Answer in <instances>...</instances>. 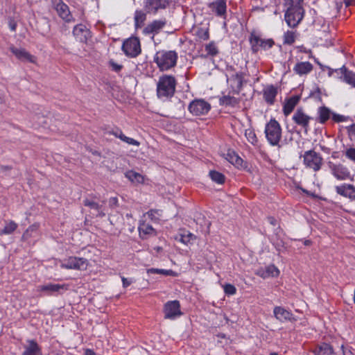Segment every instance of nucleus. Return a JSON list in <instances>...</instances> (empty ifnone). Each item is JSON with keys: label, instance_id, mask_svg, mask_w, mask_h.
<instances>
[{"label": "nucleus", "instance_id": "393cba45", "mask_svg": "<svg viewBox=\"0 0 355 355\" xmlns=\"http://www.w3.org/2000/svg\"><path fill=\"white\" fill-rule=\"evenodd\" d=\"M273 313L275 318L281 322L291 320L293 318V314L281 306L275 307Z\"/></svg>", "mask_w": 355, "mask_h": 355}, {"label": "nucleus", "instance_id": "69168bd1", "mask_svg": "<svg viewBox=\"0 0 355 355\" xmlns=\"http://www.w3.org/2000/svg\"><path fill=\"white\" fill-rule=\"evenodd\" d=\"M345 3L347 6H348L350 4L349 2L348 1H347V0H345Z\"/></svg>", "mask_w": 355, "mask_h": 355}, {"label": "nucleus", "instance_id": "5fc2aeb1", "mask_svg": "<svg viewBox=\"0 0 355 355\" xmlns=\"http://www.w3.org/2000/svg\"><path fill=\"white\" fill-rule=\"evenodd\" d=\"M256 274L259 276H260L262 278H268V277H270L269 275L268 272H266V268H261L259 270H257V272H256Z\"/></svg>", "mask_w": 355, "mask_h": 355}, {"label": "nucleus", "instance_id": "a878e982", "mask_svg": "<svg viewBox=\"0 0 355 355\" xmlns=\"http://www.w3.org/2000/svg\"><path fill=\"white\" fill-rule=\"evenodd\" d=\"M343 76V81L355 88V73L349 71L345 66L339 69Z\"/></svg>", "mask_w": 355, "mask_h": 355}, {"label": "nucleus", "instance_id": "603ef678", "mask_svg": "<svg viewBox=\"0 0 355 355\" xmlns=\"http://www.w3.org/2000/svg\"><path fill=\"white\" fill-rule=\"evenodd\" d=\"M315 61L316 62V63L320 67V68L324 71L325 69L328 70V74H329V76H331L333 75V73L334 71H339V69H331L330 67H327V66H323L322 64H321L318 60L317 59L314 58Z\"/></svg>", "mask_w": 355, "mask_h": 355}, {"label": "nucleus", "instance_id": "1a4fd4ad", "mask_svg": "<svg viewBox=\"0 0 355 355\" xmlns=\"http://www.w3.org/2000/svg\"><path fill=\"white\" fill-rule=\"evenodd\" d=\"M211 105L203 99H196L189 106V110L194 115H204L209 112Z\"/></svg>", "mask_w": 355, "mask_h": 355}, {"label": "nucleus", "instance_id": "774afa93", "mask_svg": "<svg viewBox=\"0 0 355 355\" xmlns=\"http://www.w3.org/2000/svg\"><path fill=\"white\" fill-rule=\"evenodd\" d=\"M126 217H127V218H131V217H132V216H131V214H126Z\"/></svg>", "mask_w": 355, "mask_h": 355}, {"label": "nucleus", "instance_id": "c756f323", "mask_svg": "<svg viewBox=\"0 0 355 355\" xmlns=\"http://www.w3.org/2000/svg\"><path fill=\"white\" fill-rule=\"evenodd\" d=\"M220 104L225 106L235 107L239 103V100L230 95H224L220 98Z\"/></svg>", "mask_w": 355, "mask_h": 355}, {"label": "nucleus", "instance_id": "aec40b11", "mask_svg": "<svg viewBox=\"0 0 355 355\" xmlns=\"http://www.w3.org/2000/svg\"><path fill=\"white\" fill-rule=\"evenodd\" d=\"M277 94V88L273 85H267L263 89V98L269 105L274 104Z\"/></svg>", "mask_w": 355, "mask_h": 355}, {"label": "nucleus", "instance_id": "cd10ccee", "mask_svg": "<svg viewBox=\"0 0 355 355\" xmlns=\"http://www.w3.org/2000/svg\"><path fill=\"white\" fill-rule=\"evenodd\" d=\"M125 176L133 184H143L145 181V177L143 175L132 170L127 171Z\"/></svg>", "mask_w": 355, "mask_h": 355}, {"label": "nucleus", "instance_id": "2eb2a0df", "mask_svg": "<svg viewBox=\"0 0 355 355\" xmlns=\"http://www.w3.org/2000/svg\"><path fill=\"white\" fill-rule=\"evenodd\" d=\"M69 288L67 284H47L37 287L39 291L44 292L46 295H51L55 293H60L62 291Z\"/></svg>", "mask_w": 355, "mask_h": 355}, {"label": "nucleus", "instance_id": "338daca9", "mask_svg": "<svg viewBox=\"0 0 355 355\" xmlns=\"http://www.w3.org/2000/svg\"><path fill=\"white\" fill-rule=\"evenodd\" d=\"M341 348H342V349H343V354H344V355H346L345 352L344 351V346H343V345H342Z\"/></svg>", "mask_w": 355, "mask_h": 355}, {"label": "nucleus", "instance_id": "72a5a7b5", "mask_svg": "<svg viewBox=\"0 0 355 355\" xmlns=\"http://www.w3.org/2000/svg\"><path fill=\"white\" fill-rule=\"evenodd\" d=\"M17 227L18 225L13 220L6 221L4 228L0 231V235L10 234L17 230Z\"/></svg>", "mask_w": 355, "mask_h": 355}, {"label": "nucleus", "instance_id": "39448f33", "mask_svg": "<svg viewBox=\"0 0 355 355\" xmlns=\"http://www.w3.org/2000/svg\"><path fill=\"white\" fill-rule=\"evenodd\" d=\"M304 164L307 168L318 171L322 164V157L314 150L306 151L303 155Z\"/></svg>", "mask_w": 355, "mask_h": 355}, {"label": "nucleus", "instance_id": "6e6552de", "mask_svg": "<svg viewBox=\"0 0 355 355\" xmlns=\"http://www.w3.org/2000/svg\"><path fill=\"white\" fill-rule=\"evenodd\" d=\"M87 265L86 259L70 257L61 263L60 267L65 269L86 270Z\"/></svg>", "mask_w": 355, "mask_h": 355}, {"label": "nucleus", "instance_id": "423d86ee", "mask_svg": "<svg viewBox=\"0 0 355 355\" xmlns=\"http://www.w3.org/2000/svg\"><path fill=\"white\" fill-rule=\"evenodd\" d=\"M304 13L303 8L286 9L284 17L288 26L296 27L302 20Z\"/></svg>", "mask_w": 355, "mask_h": 355}, {"label": "nucleus", "instance_id": "c9c22d12", "mask_svg": "<svg viewBox=\"0 0 355 355\" xmlns=\"http://www.w3.org/2000/svg\"><path fill=\"white\" fill-rule=\"evenodd\" d=\"M296 37V31H288L284 34L283 42L284 44L291 45L295 42Z\"/></svg>", "mask_w": 355, "mask_h": 355}, {"label": "nucleus", "instance_id": "bf43d9fd", "mask_svg": "<svg viewBox=\"0 0 355 355\" xmlns=\"http://www.w3.org/2000/svg\"><path fill=\"white\" fill-rule=\"evenodd\" d=\"M85 355H96V353L92 349H87L85 350Z\"/></svg>", "mask_w": 355, "mask_h": 355}, {"label": "nucleus", "instance_id": "9b49d317", "mask_svg": "<svg viewBox=\"0 0 355 355\" xmlns=\"http://www.w3.org/2000/svg\"><path fill=\"white\" fill-rule=\"evenodd\" d=\"M330 170L331 174L338 180H353V176L351 175L349 169L343 164H332L330 165Z\"/></svg>", "mask_w": 355, "mask_h": 355}, {"label": "nucleus", "instance_id": "473e14b6", "mask_svg": "<svg viewBox=\"0 0 355 355\" xmlns=\"http://www.w3.org/2000/svg\"><path fill=\"white\" fill-rule=\"evenodd\" d=\"M230 81L234 83V86L232 87L234 94H238L241 90L243 80L241 75L236 73L232 76L230 78Z\"/></svg>", "mask_w": 355, "mask_h": 355}, {"label": "nucleus", "instance_id": "0eeeda50", "mask_svg": "<svg viewBox=\"0 0 355 355\" xmlns=\"http://www.w3.org/2000/svg\"><path fill=\"white\" fill-rule=\"evenodd\" d=\"M294 123L304 129L306 133L309 130V124L313 118L308 115L302 107L296 110L292 117Z\"/></svg>", "mask_w": 355, "mask_h": 355}, {"label": "nucleus", "instance_id": "f3484780", "mask_svg": "<svg viewBox=\"0 0 355 355\" xmlns=\"http://www.w3.org/2000/svg\"><path fill=\"white\" fill-rule=\"evenodd\" d=\"M10 50L17 59L22 62H29L32 63L35 62V58L31 55L24 49L10 46Z\"/></svg>", "mask_w": 355, "mask_h": 355}, {"label": "nucleus", "instance_id": "20e7f679", "mask_svg": "<svg viewBox=\"0 0 355 355\" xmlns=\"http://www.w3.org/2000/svg\"><path fill=\"white\" fill-rule=\"evenodd\" d=\"M122 51L129 58L137 57L141 53L139 40L136 37L128 38L123 43Z\"/></svg>", "mask_w": 355, "mask_h": 355}, {"label": "nucleus", "instance_id": "4d7b16f0", "mask_svg": "<svg viewBox=\"0 0 355 355\" xmlns=\"http://www.w3.org/2000/svg\"><path fill=\"white\" fill-rule=\"evenodd\" d=\"M332 119L336 122H340L343 121L344 116L342 115L333 114H332Z\"/></svg>", "mask_w": 355, "mask_h": 355}, {"label": "nucleus", "instance_id": "680f3d73", "mask_svg": "<svg viewBox=\"0 0 355 355\" xmlns=\"http://www.w3.org/2000/svg\"><path fill=\"white\" fill-rule=\"evenodd\" d=\"M268 221L270 224H272V225H276V220L272 218V217H269L268 218Z\"/></svg>", "mask_w": 355, "mask_h": 355}, {"label": "nucleus", "instance_id": "f8f14e48", "mask_svg": "<svg viewBox=\"0 0 355 355\" xmlns=\"http://www.w3.org/2000/svg\"><path fill=\"white\" fill-rule=\"evenodd\" d=\"M164 318L174 320L182 315L179 301L173 300L166 302L164 308Z\"/></svg>", "mask_w": 355, "mask_h": 355}, {"label": "nucleus", "instance_id": "4468645a", "mask_svg": "<svg viewBox=\"0 0 355 355\" xmlns=\"http://www.w3.org/2000/svg\"><path fill=\"white\" fill-rule=\"evenodd\" d=\"M53 3L57 13L63 20L66 22L74 21L67 4L63 3L61 0H55Z\"/></svg>", "mask_w": 355, "mask_h": 355}, {"label": "nucleus", "instance_id": "79ce46f5", "mask_svg": "<svg viewBox=\"0 0 355 355\" xmlns=\"http://www.w3.org/2000/svg\"><path fill=\"white\" fill-rule=\"evenodd\" d=\"M209 176L214 182L218 184H223L225 182V176L221 173L211 171L209 172Z\"/></svg>", "mask_w": 355, "mask_h": 355}, {"label": "nucleus", "instance_id": "8fccbe9b", "mask_svg": "<svg viewBox=\"0 0 355 355\" xmlns=\"http://www.w3.org/2000/svg\"><path fill=\"white\" fill-rule=\"evenodd\" d=\"M344 154L347 159L355 162V148H347Z\"/></svg>", "mask_w": 355, "mask_h": 355}, {"label": "nucleus", "instance_id": "c85d7f7f", "mask_svg": "<svg viewBox=\"0 0 355 355\" xmlns=\"http://www.w3.org/2000/svg\"><path fill=\"white\" fill-rule=\"evenodd\" d=\"M318 122L322 124H324V123H326V121H327L329 119L331 115V112L328 107L322 106L320 107L318 109Z\"/></svg>", "mask_w": 355, "mask_h": 355}, {"label": "nucleus", "instance_id": "58836bf2", "mask_svg": "<svg viewBox=\"0 0 355 355\" xmlns=\"http://www.w3.org/2000/svg\"><path fill=\"white\" fill-rule=\"evenodd\" d=\"M245 136L247 140L252 145H256L257 144L258 139L254 130L251 128L246 129L245 131Z\"/></svg>", "mask_w": 355, "mask_h": 355}, {"label": "nucleus", "instance_id": "0e129e2a", "mask_svg": "<svg viewBox=\"0 0 355 355\" xmlns=\"http://www.w3.org/2000/svg\"><path fill=\"white\" fill-rule=\"evenodd\" d=\"M120 132H121V131L119 130V131H116V132H113L112 135H114L116 137L119 138Z\"/></svg>", "mask_w": 355, "mask_h": 355}, {"label": "nucleus", "instance_id": "f704fd0d", "mask_svg": "<svg viewBox=\"0 0 355 355\" xmlns=\"http://www.w3.org/2000/svg\"><path fill=\"white\" fill-rule=\"evenodd\" d=\"M139 232L141 236L146 235H152L155 234V230L153 227L146 223H140L139 226Z\"/></svg>", "mask_w": 355, "mask_h": 355}, {"label": "nucleus", "instance_id": "a211bd4d", "mask_svg": "<svg viewBox=\"0 0 355 355\" xmlns=\"http://www.w3.org/2000/svg\"><path fill=\"white\" fill-rule=\"evenodd\" d=\"M89 29L83 24L76 25L73 30L76 39L80 42H86L89 36Z\"/></svg>", "mask_w": 355, "mask_h": 355}, {"label": "nucleus", "instance_id": "b1692460", "mask_svg": "<svg viewBox=\"0 0 355 355\" xmlns=\"http://www.w3.org/2000/svg\"><path fill=\"white\" fill-rule=\"evenodd\" d=\"M165 24V20H155L144 28V33L145 34L157 33Z\"/></svg>", "mask_w": 355, "mask_h": 355}, {"label": "nucleus", "instance_id": "052dcab7", "mask_svg": "<svg viewBox=\"0 0 355 355\" xmlns=\"http://www.w3.org/2000/svg\"><path fill=\"white\" fill-rule=\"evenodd\" d=\"M5 101V95L0 91V103H3Z\"/></svg>", "mask_w": 355, "mask_h": 355}, {"label": "nucleus", "instance_id": "ddd939ff", "mask_svg": "<svg viewBox=\"0 0 355 355\" xmlns=\"http://www.w3.org/2000/svg\"><path fill=\"white\" fill-rule=\"evenodd\" d=\"M171 0H146L144 8L147 13L155 14L159 10L165 9Z\"/></svg>", "mask_w": 355, "mask_h": 355}, {"label": "nucleus", "instance_id": "4be33fe9", "mask_svg": "<svg viewBox=\"0 0 355 355\" xmlns=\"http://www.w3.org/2000/svg\"><path fill=\"white\" fill-rule=\"evenodd\" d=\"M209 8L218 16L223 17L226 13V0H215L209 4Z\"/></svg>", "mask_w": 355, "mask_h": 355}, {"label": "nucleus", "instance_id": "37998d69", "mask_svg": "<svg viewBox=\"0 0 355 355\" xmlns=\"http://www.w3.org/2000/svg\"><path fill=\"white\" fill-rule=\"evenodd\" d=\"M193 239V234L189 232H187V234H181L176 237V240L185 245H188Z\"/></svg>", "mask_w": 355, "mask_h": 355}, {"label": "nucleus", "instance_id": "c03bdc74", "mask_svg": "<svg viewBox=\"0 0 355 355\" xmlns=\"http://www.w3.org/2000/svg\"><path fill=\"white\" fill-rule=\"evenodd\" d=\"M119 139L130 145H133L136 146H139L140 145V143L138 141L132 138L126 137L125 135L123 134L122 132H120Z\"/></svg>", "mask_w": 355, "mask_h": 355}, {"label": "nucleus", "instance_id": "49530a36", "mask_svg": "<svg viewBox=\"0 0 355 355\" xmlns=\"http://www.w3.org/2000/svg\"><path fill=\"white\" fill-rule=\"evenodd\" d=\"M266 268L270 277H277L279 274V269L275 265H269Z\"/></svg>", "mask_w": 355, "mask_h": 355}, {"label": "nucleus", "instance_id": "4c0bfd02", "mask_svg": "<svg viewBox=\"0 0 355 355\" xmlns=\"http://www.w3.org/2000/svg\"><path fill=\"white\" fill-rule=\"evenodd\" d=\"M207 55L216 56L218 54L219 51L216 44L214 42H211L205 46Z\"/></svg>", "mask_w": 355, "mask_h": 355}, {"label": "nucleus", "instance_id": "7c9ffc66", "mask_svg": "<svg viewBox=\"0 0 355 355\" xmlns=\"http://www.w3.org/2000/svg\"><path fill=\"white\" fill-rule=\"evenodd\" d=\"M134 19L135 28H141L146 19V14L142 10H136Z\"/></svg>", "mask_w": 355, "mask_h": 355}, {"label": "nucleus", "instance_id": "e433bc0d", "mask_svg": "<svg viewBox=\"0 0 355 355\" xmlns=\"http://www.w3.org/2000/svg\"><path fill=\"white\" fill-rule=\"evenodd\" d=\"M84 205L87 207H90L91 209H94L96 211V216H105V213H103L102 211H101V207L100 205L93 201H90L89 200H85L84 201Z\"/></svg>", "mask_w": 355, "mask_h": 355}, {"label": "nucleus", "instance_id": "de8ad7c7", "mask_svg": "<svg viewBox=\"0 0 355 355\" xmlns=\"http://www.w3.org/2000/svg\"><path fill=\"white\" fill-rule=\"evenodd\" d=\"M196 35L201 40H207L209 39V31L207 28H200L196 32Z\"/></svg>", "mask_w": 355, "mask_h": 355}, {"label": "nucleus", "instance_id": "bb28decb", "mask_svg": "<svg viewBox=\"0 0 355 355\" xmlns=\"http://www.w3.org/2000/svg\"><path fill=\"white\" fill-rule=\"evenodd\" d=\"M315 355H331L333 354L332 347L327 343L319 345L312 349Z\"/></svg>", "mask_w": 355, "mask_h": 355}, {"label": "nucleus", "instance_id": "864d4df0", "mask_svg": "<svg viewBox=\"0 0 355 355\" xmlns=\"http://www.w3.org/2000/svg\"><path fill=\"white\" fill-rule=\"evenodd\" d=\"M299 52L305 53L309 55V58H313L312 51L310 49H307L303 46H299L297 47Z\"/></svg>", "mask_w": 355, "mask_h": 355}, {"label": "nucleus", "instance_id": "6e6d98bb", "mask_svg": "<svg viewBox=\"0 0 355 355\" xmlns=\"http://www.w3.org/2000/svg\"><path fill=\"white\" fill-rule=\"evenodd\" d=\"M117 204H118V199H117V198L112 197V198H110V200H109V205L111 207H114L117 206Z\"/></svg>", "mask_w": 355, "mask_h": 355}, {"label": "nucleus", "instance_id": "a18cd8bd", "mask_svg": "<svg viewBox=\"0 0 355 355\" xmlns=\"http://www.w3.org/2000/svg\"><path fill=\"white\" fill-rule=\"evenodd\" d=\"M148 273H154V274H162L164 275H171L173 273L171 270H164V269H157V268H150L148 270Z\"/></svg>", "mask_w": 355, "mask_h": 355}, {"label": "nucleus", "instance_id": "2f4dec72", "mask_svg": "<svg viewBox=\"0 0 355 355\" xmlns=\"http://www.w3.org/2000/svg\"><path fill=\"white\" fill-rule=\"evenodd\" d=\"M226 159L233 165L239 167L242 166L243 159L234 151H229L227 153Z\"/></svg>", "mask_w": 355, "mask_h": 355}, {"label": "nucleus", "instance_id": "f257e3e1", "mask_svg": "<svg viewBox=\"0 0 355 355\" xmlns=\"http://www.w3.org/2000/svg\"><path fill=\"white\" fill-rule=\"evenodd\" d=\"M177 81L171 75H162L157 83V96L162 101L172 98L175 92Z\"/></svg>", "mask_w": 355, "mask_h": 355}, {"label": "nucleus", "instance_id": "a19ab883", "mask_svg": "<svg viewBox=\"0 0 355 355\" xmlns=\"http://www.w3.org/2000/svg\"><path fill=\"white\" fill-rule=\"evenodd\" d=\"M37 229L38 225L35 224L28 227V229L23 234L22 239L24 241H27L30 237L33 236V234L37 232Z\"/></svg>", "mask_w": 355, "mask_h": 355}, {"label": "nucleus", "instance_id": "f03ea898", "mask_svg": "<svg viewBox=\"0 0 355 355\" xmlns=\"http://www.w3.org/2000/svg\"><path fill=\"white\" fill-rule=\"evenodd\" d=\"M178 53L175 51H159L154 57V61L161 71H167L177 63Z\"/></svg>", "mask_w": 355, "mask_h": 355}, {"label": "nucleus", "instance_id": "dca6fc26", "mask_svg": "<svg viewBox=\"0 0 355 355\" xmlns=\"http://www.w3.org/2000/svg\"><path fill=\"white\" fill-rule=\"evenodd\" d=\"M336 193L345 198L355 200V186L351 184H343L335 187Z\"/></svg>", "mask_w": 355, "mask_h": 355}, {"label": "nucleus", "instance_id": "09e8293b", "mask_svg": "<svg viewBox=\"0 0 355 355\" xmlns=\"http://www.w3.org/2000/svg\"><path fill=\"white\" fill-rule=\"evenodd\" d=\"M224 292L225 294L229 295H234L236 292L235 286L230 284H227L223 286Z\"/></svg>", "mask_w": 355, "mask_h": 355}, {"label": "nucleus", "instance_id": "5701e85b", "mask_svg": "<svg viewBox=\"0 0 355 355\" xmlns=\"http://www.w3.org/2000/svg\"><path fill=\"white\" fill-rule=\"evenodd\" d=\"M313 69V66L309 62H297L293 67V71L299 76L306 75Z\"/></svg>", "mask_w": 355, "mask_h": 355}, {"label": "nucleus", "instance_id": "3c124183", "mask_svg": "<svg viewBox=\"0 0 355 355\" xmlns=\"http://www.w3.org/2000/svg\"><path fill=\"white\" fill-rule=\"evenodd\" d=\"M109 64L112 67V69L116 72L120 71L123 68L121 64L116 63L113 60H110Z\"/></svg>", "mask_w": 355, "mask_h": 355}, {"label": "nucleus", "instance_id": "9d476101", "mask_svg": "<svg viewBox=\"0 0 355 355\" xmlns=\"http://www.w3.org/2000/svg\"><path fill=\"white\" fill-rule=\"evenodd\" d=\"M250 42L252 50L255 52L259 51L260 49L267 50L271 48L274 44V42L272 40L263 39L255 34L251 35Z\"/></svg>", "mask_w": 355, "mask_h": 355}, {"label": "nucleus", "instance_id": "13d9d810", "mask_svg": "<svg viewBox=\"0 0 355 355\" xmlns=\"http://www.w3.org/2000/svg\"><path fill=\"white\" fill-rule=\"evenodd\" d=\"M122 282H123V287L126 288L128 287V286H130L132 283V281L131 280H128L127 278L125 277H122Z\"/></svg>", "mask_w": 355, "mask_h": 355}, {"label": "nucleus", "instance_id": "e2e57ef3", "mask_svg": "<svg viewBox=\"0 0 355 355\" xmlns=\"http://www.w3.org/2000/svg\"><path fill=\"white\" fill-rule=\"evenodd\" d=\"M10 28L12 31H15L16 29V24L15 23H10Z\"/></svg>", "mask_w": 355, "mask_h": 355}, {"label": "nucleus", "instance_id": "ea45409f", "mask_svg": "<svg viewBox=\"0 0 355 355\" xmlns=\"http://www.w3.org/2000/svg\"><path fill=\"white\" fill-rule=\"evenodd\" d=\"M303 0H284V6L286 9L301 8Z\"/></svg>", "mask_w": 355, "mask_h": 355}, {"label": "nucleus", "instance_id": "412c9836", "mask_svg": "<svg viewBox=\"0 0 355 355\" xmlns=\"http://www.w3.org/2000/svg\"><path fill=\"white\" fill-rule=\"evenodd\" d=\"M300 96H293L285 100L283 105V112L286 116H288L295 109L300 101Z\"/></svg>", "mask_w": 355, "mask_h": 355}, {"label": "nucleus", "instance_id": "6ab92c4d", "mask_svg": "<svg viewBox=\"0 0 355 355\" xmlns=\"http://www.w3.org/2000/svg\"><path fill=\"white\" fill-rule=\"evenodd\" d=\"M22 355H42V349L34 340H28Z\"/></svg>", "mask_w": 355, "mask_h": 355}, {"label": "nucleus", "instance_id": "7ed1b4c3", "mask_svg": "<svg viewBox=\"0 0 355 355\" xmlns=\"http://www.w3.org/2000/svg\"><path fill=\"white\" fill-rule=\"evenodd\" d=\"M264 132L267 141L271 146H279L282 139V128L277 121L270 119L266 125Z\"/></svg>", "mask_w": 355, "mask_h": 355}]
</instances>
